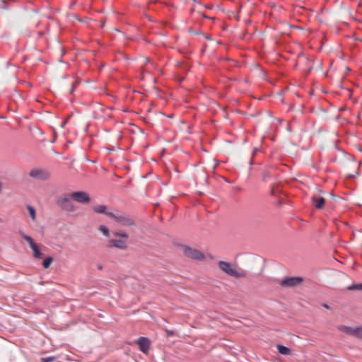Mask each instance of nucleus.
Returning <instances> with one entry per match:
<instances>
[{
	"label": "nucleus",
	"instance_id": "nucleus-1",
	"mask_svg": "<svg viewBox=\"0 0 362 362\" xmlns=\"http://www.w3.org/2000/svg\"><path fill=\"white\" fill-rule=\"evenodd\" d=\"M107 216L113 218L118 224L122 226L133 227L136 225L135 218L133 216L121 211L107 213Z\"/></svg>",
	"mask_w": 362,
	"mask_h": 362
},
{
	"label": "nucleus",
	"instance_id": "nucleus-20",
	"mask_svg": "<svg viewBox=\"0 0 362 362\" xmlns=\"http://www.w3.org/2000/svg\"><path fill=\"white\" fill-rule=\"evenodd\" d=\"M0 8L4 10H9L11 8L10 4L7 0H1Z\"/></svg>",
	"mask_w": 362,
	"mask_h": 362
},
{
	"label": "nucleus",
	"instance_id": "nucleus-6",
	"mask_svg": "<svg viewBox=\"0 0 362 362\" xmlns=\"http://www.w3.org/2000/svg\"><path fill=\"white\" fill-rule=\"evenodd\" d=\"M337 329L349 335L355 336L357 338H362V327H352L345 325H339Z\"/></svg>",
	"mask_w": 362,
	"mask_h": 362
},
{
	"label": "nucleus",
	"instance_id": "nucleus-8",
	"mask_svg": "<svg viewBox=\"0 0 362 362\" xmlns=\"http://www.w3.org/2000/svg\"><path fill=\"white\" fill-rule=\"evenodd\" d=\"M71 198L80 204H87L90 202L89 194L84 191H76L71 193Z\"/></svg>",
	"mask_w": 362,
	"mask_h": 362
},
{
	"label": "nucleus",
	"instance_id": "nucleus-19",
	"mask_svg": "<svg viewBox=\"0 0 362 362\" xmlns=\"http://www.w3.org/2000/svg\"><path fill=\"white\" fill-rule=\"evenodd\" d=\"M27 209L28 210V212H29V214H30L31 218L33 220H35V217H36L35 209L33 206H30V205H28L27 206Z\"/></svg>",
	"mask_w": 362,
	"mask_h": 362
},
{
	"label": "nucleus",
	"instance_id": "nucleus-9",
	"mask_svg": "<svg viewBox=\"0 0 362 362\" xmlns=\"http://www.w3.org/2000/svg\"><path fill=\"white\" fill-rule=\"evenodd\" d=\"M303 281V279L300 276L286 277L281 281L280 285L282 287H294L300 284Z\"/></svg>",
	"mask_w": 362,
	"mask_h": 362
},
{
	"label": "nucleus",
	"instance_id": "nucleus-16",
	"mask_svg": "<svg viewBox=\"0 0 362 362\" xmlns=\"http://www.w3.org/2000/svg\"><path fill=\"white\" fill-rule=\"evenodd\" d=\"M98 229L105 237L108 238L110 236V230L106 226L100 225Z\"/></svg>",
	"mask_w": 362,
	"mask_h": 362
},
{
	"label": "nucleus",
	"instance_id": "nucleus-22",
	"mask_svg": "<svg viewBox=\"0 0 362 362\" xmlns=\"http://www.w3.org/2000/svg\"><path fill=\"white\" fill-rule=\"evenodd\" d=\"M271 177V174L269 171H264L262 173V180L264 182H267L268 178H269Z\"/></svg>",
	"mask_w": 362,
	"mask_h": 362
},
{
	"label": "nucleus",
	"instance_id": "nucleus-30",
	"mask_svg": "<svg viewBox=\"0 0 362 362\" xmlns=\"http://www.w3.org/2000/svg\"><path fill=\"white\" fill-rule=\"evenodd\" d=\"M1 191H2V184L0 182V193L1 192Z\"/></svg>",
	"mask_w": 362,
	"mask_h": 362
},
{
	"label": "nucleus",
	"instance_id": "nucleus-21",
	"mask_svg": "<svg viewBox=\"0 0 362 362\" xmlns=\"http://www.w3.org/2000/svg\"><path fill=\"white\" fill-rule=\"evenodd\" d=\"M56 356H48V357H43V358H41V361L42 362H52L53 361H54L56 359Z\"/></svg>",
	"mask_w": 362,
	"mask_h": 362
},
{
	"label": "nucleus",
	"instance_id": "nucleus-18",
	"mask_svg": "<svg viewBox=\"0 0 362 362\" xmlns=\"http://www.w3.org/2000/svg\"><path fill=\"white\" fill-rule=\"evenodd\" d=\"M349 291L361 290L362 291V283L353 284L347 287Z\"/></svg>",
	"mask_w": 362,
	"mask_h": 362
},
{
	"label": "nucleus",
	"instance_id": "nucleus-12",
	"mask_svg": "<svg viewBox=\"0 0 362 362\" xmlns=\"http://www.w3.org/2000/svg\"><path fill=\"white\" fill-rule=\"evenodd\" d=\"M312 203L316 209H321L325 204V199L322 197L315 195L312 197Z\"/></svg>",
	"mask_w": 362,
	"mask_h": 362
},
{
	"label": "nucleus",
	"instance_id": "nucleus-29",
	"mask_svg": "<svg viewBox=\"0 0 362 362\" xmlns=\"http://www.w3.org/2000/svg\"><path fill=\"white\" fill-rule=\"evenodd\" d=\"M173 331H170V332L168 331V336H171V335H173Z\"/></svg>",
	"mask_w": 362,
	"mask_h": 362
},
{
	"label": "nucleus",
	"instance_id": "nucleus-15",
	"mask_svg": "<svg viewBox=\"0 0 362 362\" xmlns=\"http://www.w3.org/2000/svg\"><path fill=\"white\" fill-rule=\"evenodd\" d=\"M107 206L105 205H98L93 207V211L96 214H105L107 215Z\"/></svg>",
	"mask_w": 362,
	"mask_h": 362
},
{
	"label": "nucleus",
	"instance_id": "nucleus-25",
	"mask_svg": "<svg viewBox=\"0 0 362 362\" xmlns=\"http://www.w3.org/2000/svg\"><path fill=\"white\" fill-rule=\"evenodd\" d=\"M254 163H254L253 160H252V159H250V162H249V165H254Z\"/></svg>",
	"mask_w": 362,
	"mask_h": 362
},
{
	"label": "nucleus",
	"instance_id": "nucleus-26",
	"mask_svg": "<svg viewBox=\"0 0 362 362\" xmlns=\"http://www.w3.org/2000/svg\"><path fill=\"white\" fill-rule=\"evenodd\" d=\"M257 148H255L253 151V153H252L253 156L257 153Z\"/></svg>",
	"mask_w": 362,
	"mask_h": 362
},
{
	"label": "nucleus",
	"instance_id": "nucleus-13",
	"mask_svg": "<svg viewBox=\"0 0 362 362\" xmlns=\"http://www.w3.org/2000/svg\"><path fill=\"white\" fill-rule=\"evenodd\" d=\"M276 349L278 350V352L282 355L288 356L291 354V349L283 344H277Z\"/></svg>",
	"mask_w": 362,
	"mask_h": 362
},
{
	"label": "nucleus",
	"instance_id": "nucleus-5",
	"mask_svg": "<svg viewBox=\"0 0 362 362\" xmlns=\"http://www.w3.org/2000/svg\"><path fill=\"white\" fill-rule=\"evenodd\" d=\"M29 176L40 181H47L50 178L51 173L47 169L33 168L30 171Z\"/></svg>",
	"mask_w": 362,
	"mask_h": 362
},
{
	"label": "nucleus",
	"instance_id": "nucleus-24",
	"mask_svg": "<svg viewBox=\"0 0 362 362\" xmlns=\"http://www.w3.org/2000/svg\"><path fill=\"white\" fill-rule=\"evenodd\" d=\"M322 305H323V307H324L325 308H326V309H329V305H328V304H327V303H324Z\"/></svg>",
	"mask_w": 362,
	"mask_h": 362
},
{
	"label": "nucleus",
	"instance_id": "nucleus-4",
	"mask_svg": "<svg viewBox=\"0 0 362 362\" xmlns=\"http://www.w3.org/2000/svg\"><path fill=\"white\" fill-rule=\"evenodd\" d=\"M19 234L23 240L28 243L30 248L33 251L34 257L37 259H41L42 257V254L38 245L34 241V240L30 235H26L23 230H20Z\"/></svg>",
	"mask_w": 362,
	"mask_h": 362
},
{
	"label": "nucleus",
	"instance_id": "nucleus-10",
	"mask_svg": "<svg viewBox=\"0 0 362 362\" xmlns=\"http://www.w3.org/2000/svg\"><path fill=\"white\" fill-rule=\"evenodd\" d=\"M136 344L139 346V349L144 354L148 353L150 346V340L145 337H140L136 340Z\"/></svg>",
	"mask_w": 362,
	"mask_h": 362
},
{
	"label": "nucleus",
	"instance_id": "nucleus-2",
	"mask_svg": "<svg viewBox=\"0 0 362 362\" xmlns=\"http://www.w3.org/2000/svg\"><path fill=\"white\" fill-rule=\"evenodd\" d=\"M219 269L226 274L235 278H245L246 272L242 269L237 270L235 267L233 266L230 262L220 261L218 263Z\"/></svg>",
	"mask_w": 362,
	"mask_h": 362
},
{
	"label": "nucleus",
	"instance_id": "nucleus-17",
	"mask_svg": "<svg viewBox=\"0 0 362 362\" xmlns=\"http://www.w3.org/2000/svg\"><path fill=\"white\" fill-rule=\"evenodd\" d=\"M53 261L52 257L49 256L46 257L42 262V266L45 269H47L49 267L50 264Z\"/></svg>",
	"mask_w": 362,
	"mask_h": 362
},
{
	"label": "nucleus",
	"instance_id": "nucleus-7",
	"mask_svg": "<svg viewBox=\"0 0 362 362\" xmlns=\"http://www.w3.org/2000/svg\"><path fill=\"white\" fill-rule=\"evenodd\" d=\"M183 252L186 257L192 259L200 261L204 259V255L202 252L196 249H193L189 246H185Z\"/></svg>",
	"mask_w": 362,
	"mask_h": 362
},
{
	"label": "nucleus",
	"instance_id": "nucleus-23",
	"mask_svg": "<svg viewBox=\"0 0 362 362\" xmlns=\"http://www.w3.org/2000/svg\"><path fill=\"white\" fill-rule=\"evenodd\" d=\"M78 84H79V82H78V81H74V82L72 83V87H71V89H70V90H69V93H70L71 94H73V93H74V90H75L76 87Z\"/></svg>",
	"mask_w": 362,
	"mask_h": 362
},
{
	"label": "nucleus",
	"instance_id": "nucleus-3",
	"mask_svg": "<svg viewBox=\"0 0 362 362\" xmlns=\"http://www.w3.org/2000/svg\"><path fill=\"white\" fill-rule=\"evenodd\" d=\"M71 194H63L57 200V204L63 210L68 212L75 211V207L71 202Z\"/></svg>",
	"mask_w": 362,
	"mask_h": 362
},
{
	"label": "nucleus",
	"instance_id": "nucleus-14",
	"mask_svg": "<svg viewBox=\"0 0 362 362\" xmlns=\"http://www.w3.org/2000/svg\"><path fill=\"white\" fill-rule=\"evenodd\" d=\"M113 235L115 237L121 238L123 240H127L129 238V235L122 230H118L113 232Z\"/></svg>",
	"mask_w": 362,
	"mask_h": 362
},
{
	"label": "nucleus",
	"instance_id": "nucleus-33",
	"mask_svg": "<svg viewBox=\"0 0 362 362\" xmlns=\"http://www.w3.org/2000/svg\"><path fill=\"white\" fill-rule=\"evenodd\" d=\"M58 362H59V361H58Z\"/></svg>",
	"mask_w": 362,
	"mask_h": 362
},
{
	"label": "nucleus",
	"instance_id": "nucleus-31",
	"mask_svg": "<svg viewBox=\"0 0 362 362\" xmlns=\"http://www.w3.org/2000/svg\"><path fill=\"white\" fill-rule=\"evenodd\" d=\"M146 62L147 63H148V62H151V60H150V59H149V58H146Z\"/></svg>",
	"mask_w": 362,
	"mask_h": 362
},
{
	"label": "nucleus",
	"instance_id": "nucleus-27",
	"mask_svg": "<svg viewBox=\"0 0 362 362\" xmlns=\"http://www.w3.org/2000/svg\"><path fill=\"white\" fill-rule=\"evenodd\" d=\"M270 194L271 195H274V189L273 188L270 191Z\"/></svg>",
	"mask_w": 362,
	"mask_h": 362
},
{
	"label": "nucleus",
	"instance_id": "nucleus-11",
	"mask_svg": "<svg viewBox=\"0 0 362 362\" xmlns=\"http://www.w3.org/2000/svg\"><path fill=\"white\" fill-rule=\"evenodd\" d=\"M108 247H115L119 250L127 248V240L123 239H112L109 241Z\"/></svg>",
	"mask_w": 362,
	"mask_h": 362
},
{
	"label": "nucleus",
	"instance_id": "nucleus-32",
	"mask_svg": "<svg viewBox=\"0 0 362 362\" xmlns=\"http://www.w3.org/2000/svg\"><path fill=\"white\" fill-rule=\"evenodd\" d=\"M1 222H2V219L0 218V223H1Z\"/></svg>",
	"mask_w": 362,
	"mask_h": 362
},
{
	"label": "nucleus",
	"instance_id": "nucleus-28",
	"mask_svg": "<svg viewBox=\"0 0 362 362\" xmlns=\"http://www.w3.org/2000/svg\"><path fill=\"white\" fill-rule=\"evenodd\" d=\"M98 269L99 270H102V269H103V266H102L101 264H98Z\"/></svg>",
	"mask_w": 362,
	"mask_h": 362
}]
</instances>
